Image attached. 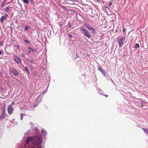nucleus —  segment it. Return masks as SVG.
<instances>
[{
  "label": "nucleus",
  "mask_w": 148,
  "mask_h": 148,
  "mask_svg": "<svg viewBox=\"0 0 148 148\" xmlns=\"http://www.w3.org/2000/svg\"><path fill=\"white\" fill-rule=\"evenodd\" d=\"M125 38L124 37L119 36L117 38V40L119 44V46L121 47L124 44Z\"/></svg>",
  "instance_id": "f257e3e1"
},
{
  "label": "nucleus",
  "mask_w": 148,
  "mask_h": 148,
  "mask_svg": "<svg viewBox=\"0 0 148 148\" xmlns=\"http://www.w3.org/2000/svg\"><path fill=\"white\" fill-rule=\"evenodd\" d=\"M82 33L84 34V36L87 37L88 38H91V36L89 34L88 31L85 29L83 28H81Z\"/></svg>",
  "instance_id": "f03ea898"
},
{
  "label": "nucleus",
  "mask_w": 148,
  "mask_h": 148,
  "mask_svg": "<svg viewBox=\"0 0 148 148\" xmlns=\"http://www.w3.org/2000/svg\"><path fill=\"white\" fill-rule=\"evenodd\" d=\"M11 71L15 76H17L19 74V72L15 68L12 67L10 69Z\"/></svg>",
  "instance_id": "7ed1b4c3"
},
{
  "label": "nucleus",
  "mask_w": 148,
  "mask_h": 148,
  "mask_svg": "<svg viewBox=\"0 0 148 148\" xmlns=\"http://www.w3.org/2000/svg\"><path fill=\"white\" fill-rule=\"evenodd\" d=\"M8 14L7 13L5 14L4 15L2 16L0 19L1 23H3L4 20L6 19L8 16Z\"/></svg>",
  "instance_id": "20e7f679"
},
{
  "label": "nucleus",
  "mask_w": 148,
  "mask_h": 148,
  "mask_svg": "<svg viewBox=\"0 0 148 148\" xmlns=\"http://www.w3.org/2000/svg\"><path fill=\"white\" fill-rule=\"evenodd\" d=\"M8 113H9L10 114H11L12 113L13 109L12 108V107L11 105H9L8 106Z\"/></svg>",
  "instance_id": "39448f33"
},
{
  "label": "nucleus",
  "mask_w": 148,
  "mask_h": 148,
  "mask_svg": "<svg viewBox=\"0 0 148 148\" xmlns=\"http://www.w3.org/2000/svg\"><path fill=\"white\" fill-rule=\"evenodd\" d=\"M97 69H98V70L100 71L101 72V73L103 75L104 77H106L105 72L103 71V69L100 66H98Z\"/></svg>",
  "instance_id": "423d86ee"
},
{
  "label": "nucleus",
  "mask_w": 148,
  "mask_h": 148,
  "mask_svg": "<svg viewBox=\"0 0 148 148\" xmlns=\"http://www.w3.org/2000/svg\"><path fill=\"white\" fill-rule=\"evenodd\" d=\"M89 30L92 32V33L93 34H95L96 29L93 27H91L90 28Z\"/></svg>",
  "instance_id": "0eeeda50"
},
{
  "label": "nucleus",
  "mask_w": 148,
  "mask_h": 148,
  "mask_svg": "<svg viewBox=\"0 0 148 148\" xmlns=\"http://www.w3.org/2000/svg\"><path fill=\"white\" fill-rule=\"evenodd\" d=\"M12 7H8L6 8L5 11L6 12H8L10 10H12Z\"/></svg>",
  "instance_id": "6e6552de"
},
{
  "label": "nucleus",
  "mask_w": 148,
  "mask_h": 148,
  "mask_svg": "<svg viewBox=\"0 0 148 148\" xmlns=\"http://www.w3.org/2000/svg\"><path fill=\"white\" fill-rule=\"evenodd\" d=\"M15 59L17 63L19 64L21 63V61L18 57L15 56Z\"/></svg>",
  "instance_id": "1a4fd4ad"
},
{
  "label": "nucleus",
  "mask_w": 148,
  "mask_h": 148,
  "mask_svg": "<svg viewBox=\"0 0 148 148\" xmlns=\"http://www.w3.org/2000/svg\"><path fill=\"white\" fill-rule=\"evenodd\" d=\"M42 132L41 136H45L47 134V132L46 131L44 130L43 129H42Z\"/></svg>",
  "instance_id": "9d476101"
},
{
  "label": "nucleus",
  "mask_w": 148,
  "mask_h": 148,
  "mask_svg": "<svg viewBox=\"0 0 148 148\" xmlns=\"http://www.w3.org/2000/svg\"><path fill=\"white\" fill-rule=\"evenodd\" d=\"M5 117V114L3 112V113L0 116V119H2L4 118Z\"/></svg>",
  "instance_id": "9b49d317"
},
{
  "label": "nucleus",
  "mask_w": 148,
  "mask_h": 148,
  "mask_svg": "<svg viewBox=\"0 0 148 148\" xmlns=\"http://www.w3.org/2000/svg\"><path fill=\"white\" fill-rule=\"evenodd\" d=\"M24 71L25 72H27L28 74H30V72L27 67L25 66L24 68Z\"/></svg>",
  "instance_id": "f8f14e48"
},
{
  "label": "nucleus",
  "mask_w": 148,
  "mask_h": 148,
  "mask_svg": "<svg viewBox=\"0 0 148 148\" xmlns=\"http://www.w3.org/2000/svg\"><path fill=\"white\" fill-rule=\"evenodd\" d=\"M28 49L29 50H30L31 51H32L33 52H36L37 51V49H32L30 47H28Z\"/></svg>",
  "instance_id": "ddd939ff"
},
{
  "label": "nucleus",
  "mask_w": 148,
  "mask_h": 148,
  "mask_svg": "<svg viewBox=\"0 0 148 148\" xmlns=\"http://www.w3.org/2000/svg\"><path fill=\"white\" fill-rule=\"evenodd\" d=\"M85 26L89 30L90 28L91 27V26L90 25H88L87 24H85Z\"/></svg>",
  "instance_id": "4468645a"
},
{
  "label": "nucleus",
  "mask_w": 148,
  "mask_h": 148,
  "mask_svg": "<svg viewBox=\"0 0 148 148\" xmlns=\"http://www.w3.org/2000/svg\"><path fill=\"white\" fill-rule=\"evenodd\" d=\"M142 129L145 132L147 133V134L148 135V129H147V128H142Z\"/></svg>",
  "instance_id": "2eb2a0df"
},
{
  "label": "nucleus",
  "mask_w": 148,
  "mask_h": 148,
  "mask_svg": "<svg viewBox=\"0 0 148 148\" xmlns=\"http://www.w3.org/2000/svg\"><path fill=\"white\" fill-rule=\"evenodd\" d=\"M21 1L27 4L29 3L28 0H21Z\"/></svg>",
  "instance_id": "dca6fc26"
},
{
  "label": "nucleus",
  "mask_w": 148,
  "mask_h": 148,
  "mask_svg": "<svg viewBox=\"0 0 148 148\" xmlns=\"http://www.w3.org/2000/svg\"><path fill=\"white\" fill-rule=\"evenodd\" d=\"M24 114L23 113H21L20 114V116L21 117V120H22L23 119V117L24 115Z\"/></svg>",
  "instance_id": "f3484780"
},
{
  "label": "nucleus",
  "mask_w": 148,
  "mask_h": 148,
  "mask_svg": "<svg viewBox=\"0 0 148 148\" xmlns=\"http://www.w3.org/2000/svg\"><path fill=\"white\" fill-rule=\"evenodd\" d=\"M14 47L16 48L17 49H18L19 48V46L18 45H14Z\"/></svg>",
  "instance_id": "a211bd4d"
},
{
  "label": "nucleus",
  "mask_w": 148,
  "mask_h": 148,
  "mask_svg": "<svg viewBox=\"0 0 148 148\" xmlns=\"http://www.w3.org/2000/svg\"><path fill=\"white\" fill-rule=\"evenodd\" d=\"M139 45L138 44H136L134 46V48H139Z\"/></svg>",
  "instance_id": "6ab92c4d"
},
{
  "label": "nucleus",
  "mask_w": 148,
  "mask_h": 148,
  "mask_svg": "<svg viewBox=\"0 0 148 148\" xmlns=\"http://www.w3.org/2000/svg\"><path fill=\"white\" fill-rule=\"evenodd\" d=\"M75 57H74V60H75V59H76L77 58H78V55H77V53H76L75 54Z\"/></svg>",
  "instance_id": "aec40b11"
},
{
  "label": "nucleus",
  "mask_w": 148,
  "mask_h": 148,
  "mask_svg": "<svg viewBox=\"0 0 148 148\" xmlns=\"http://www.w3.org/2000/svg\"><path fill=\"white\" fill-rule=\"evenodd\" d=\"M112 2H110L108 3V6L109 7V8H110L111 6L112 5Z\"/></svg>",
  "instance_id": "412c9836"
},
{
  "label": "nucleus",
  "mask_w": 148,
  "mask_h": 148,
  "mask_svg": "<svg viewBox=\"0 0 148 148\" xmlns=\"http://www.w3.org/2000/svg\"><path fill=\"white\" fill-rule=\"evenodd\" d=\"M6 0H4V1L3 2L2 4V6H1L2 7L3 6V5H5V1H6Z\"/></svg>",
  "instance_id": "4be33fe9"
},
{
  "label": "nucleus",
  "mask_w": 148,
  "mask_h": 148,
  "mask_svg": "<svg viewBox=\"0 0 148 148\" xmlns=\"http://www.w3.org/2000/svg\"><path fill=\"white\" fill-rule=\"evenodd\" d=\"M24 41L26 43H30L29 41L28 40H25Z\"/></svg>",
  "instance_id": "5701e85b"
},
{
  "label": "nucleus",
  "mask_w": 148,
  "mask_h": 148,
  "mask_svg": "<svg viewBox=\"0 0 148 148\" xmlns=\"http://www.w3.org/2000/svg\"><path fill=\"white\" fill-rule=\"evenodd\" d=\"M100 94H101V95L102 94L103 95V96H105V97H108V95H106V94H102V93H101Z\"/></svg>",
  "instance_id": "b1692460"
},
{
  "label": "nucleus",
  "mask_w": 148,
  "mask_h": 148,
  "mask_svg": "<svg viewBox=\"0 0 148 148\" xmlns=\"http://www.w3.org/2000/svg\"><path fill=\"white\" fill-rule=\"evenodd\" d=\"M28 29V27L27 26H25V31H26Z\"/></svg>",
  "instance_id": "393cba45"
},
{
  "label": "nucleus",
  "mask_w": 148,
  "mask_h": 148,
  "mask_svg": "<svg viewBox=\"0 0 148 148\" xmlns=\"http://www.w3.org/2000/svg\"><path fill=\"white\" fill-rule=\"evenodd\" d=\"M68 36L70 38H71L73 37L71 35L69 34L68 35Z\"/></svg>",
  "instance_id": "a878e982"
},
{
  "label": "nucleus",
  "mask_w": 148,
  "mask_h": 148,
  "mask_svg": "<svg viewBox=\"0 0 148 148\" xmlns=\"http://www.w3.org/2000/svg\"><path fill=\"white\" fill-rule=\"evenodd\" d=\"M37 106H38V104H35V105H34V107H35Z\"/></svg>",
  "instance_id": "bb28decb"
},
{
  "label": "nucleus",
  "mask_w": 148,
  "mask_h": 148,
  "mask_svg": "<svg viewBox=\"0 0 148 148\" xmlns=\"http://www.w3.org/2000/svg\"><path fill=\"white\" fill-rule=\"evenodd\" d=\"M27 60H28L30 62L33 63V62L32 60H29V59H28Z\"/></svg>",
  "instance_id": "cd10ccee"
},
{
  "label": "nucleus",
  "mask_w": 148,
  "mask_h": 148,
  "mask_svg": "<svg viewBox=\"0 0 148 148\" xmlns=\"http://www.w3.org/2000/svg\"><path fill=\"white\" fill-rule=\"evenodd\" d=\"M21 56L24 57V58H25L24 55V54L23 53H22L21 54Z\"/></svg>",
  "instance_id": "c85d7f7f"
},
{
  "label": "nucleus",
  "mask_w": 148,
  "mask_h": 148,
  "mask_svg": "<svg viewBox=\"0 0 148 148\" xmlns=\"http://www.w3.org/2000/svg\"><path fill=\"white\" fill-rule=\"evenodd\" d=\"M62 6V8H63L65 9H66V7L65 6Z\"/></svg>",
  "instance_id": "c756f323"
},
{
  "label": "nucleus",
  "mask_w": 148,
  "mask_h": 148,
  "mask_svg": "<svg viewBox=\"0 0 148 148\" xmlns=\"http://www.w3.org/2000/svg\"><path fill=\"white\" fill-rule=\"evenodd\" d=\"M69 27L70 28L71 27V25L69 23Z\"/></svg>",
  "instance_id": "7c9ffc66"
},
{
  "label": "nucleus",
  "mask_w": 148,
  "mask_h": 148,
  "mask_svg": "<svg viewBox=\"0 0 148 148\" xmlns=\"http://www.w3.org/2000/svg\"><path fill=\"white\" fill-rule=\"evenodd\" d=\"M123 32H125L126 31V30L125 29H123Z\"/></svg>",
  "instance_id": "2f4dec72"
},
{
  "label": "nucleus",
  "mask_w": 148,
  "mask_h": 148,
  "mask_svg": "<svg viewBox=\"0 0 148 148\" xmlns=\"http://www.w3.org/2000/svg\"><path fill=\"white\" fill-rule=\"evenodd\" d=\"M30 0L31 1V3H32V2H33V0Z\"/></svg>",
  "instance_id": "473e14b6"
},
{
  "label": "nucleus",
  "mask_w": 148,
  "mask_h": 148,
  "mask_svg": "<svg viewBox=\"0 0 148 148\" xmlns=\"http://www.w3.org/2000/svg\"><path fill=\"white\" fill-rule=\"evenodd\" d=\"M39 97H38V99H37V103H38V99H39Z\"/></svg>",
  "instance_id": "72a5a7b5"
},
{
  "label": "nucleus",
  "mask_w": 148,
  "mask_h": 148,
  "mask_svg": "<svg viewBox=\"0 0 148 148\" xmlns=\"http://www.w3.org/2000/svg\"><path fill=\"white\" fill-rule=\"evenodd\" d=\"M2 53V52L1 51H0V55Z\"/></svg>",
  "instance_id": "f704fd0d"
},
{
  "label": "nucleus",
  "mask_w": 148,
  "mask_h": 148,
  "mask_svg": "<svg viewBox=\"0 0 148 148\" xmlns=\"http://www.w3.org/2000/svg\"><path fill=\"white\" fill-rule=\"evenodd\" d=\"M28 52L29 53H31V51H28Z\"/></svg>",
  "instance_id": "c9c22d12"
},
{
  "label": "nucleus",
  "mask_w": 148,
  "mask_h": 148,
  "mask_svg": "<svg viewBox=\"0 0 148 148\" xmlns=\"http://www.w3.org/2000/svg\"><path fill=\"white\" fill-rule=\"evenodd\" d=\"M106 8H109V7H108V6H106Z\"/></svg>",
  "instance_id": "e433bc0d"
},
{
  "label": "nucleus",
  "mask_w": 148,
  "mask_h": 148,
  "mask_svg": "<svg viewBox=\"0 0 148 148\" xmlns=\"http://www.w3.org/2000/svg\"><path fill=\"white\" fill-rule=\"evenodd\" d=\"M41 99H39V101H41Z\"/></svg>",
  "instance_id": "4c0bfd02"
},
{
  "label": "nucleus",
  "mask_w": 148,
  "mask_h": 148,
  "mask_svg": "<svg viewBox=\"0 0 148 148\" xmlns=\"http://www.w3.org/2000/svg\"><path fill=\"white\" fill-rule=\"evenodd\" d=\"M3 111H5V110H3Z\"/></svg>",
  "instance_id": "58836bf2"
},
{
  "label": "nucleus",
  "mask_w": 148,
  "mask_h": 148,
  "mask_svg": "<svg viewBox=\"0 0 148 148\" xmlns=\"http://www.w3.org/2000/svg\"><path fill=\"white\" fill-rule=\"evenodd\" d=\"M3 111H5V110H3Z\"/></svg>",
  "instance_id": "ea45409f"
},
{
  "label": "nucleus",
  "mask_w": 148,
  "mask_h": 148,
  "mask_svg": "<svg viewBox=\"0 0 148 148\" xmlns=\"http://www.w3.org/2000/svg\"><path fill=\"white\" fill-rule=\"evenodd\" d=\"M3 111H5V110H3Z\"/></svg>",
  "instance_id": "a19ab883"
}]
</instances>
